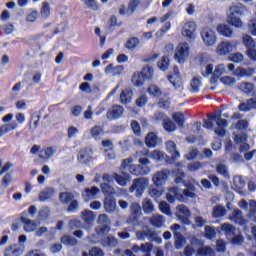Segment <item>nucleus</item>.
Masks as SVG:
<instances>
[{
  "mask_svg": "<svg viewBox=\"0 0 256 256\" xmlns=\"http://www.w3.org/2000/svg\"><path fill=\"white\" fill-rule=\"evenodd\" d=\"M247 13H249V9L242 3H232L227 11V22L229 25H232V27L241 29L243 27L241 17L247 15Z\"/></svg>",
  "mask_w": 256,
  "mask_h": 256,
  "instance_id": "f257e3e1",
  "label": "nucleus"
},
{
  "mask_svg": "<svg viewBox=\"0 0 256 256\" xmlns=\"http://www.w3.org/2000/svg\"><path fill=\"white\" fill-rule=\"evenodd\" d=\"M213 121L216 123L217 128L215 129V134L218 137H225V127H227V120L221 118V115H211L208 114V120H204L203 127L206 129H213Z\"/></svg>",
  "mask_w": 256,
  "mask_h": 256,
  "instance_id": "f03ea898",
  "label": "nucleus"
},
{
  "mask_svg": "<svg viewBox=\"0 0 256 256\" xmlns=\"http://www.w3.org/2000/svg\"><path fill=\"white\" fill-rule=\"evenodd\" d=\"M122 170L127 173H131V175H147L148 173H151V169L149 167L145 166H135L133 165V158H127L122 161Z\"/></svg>",
  "mask_w": 256,
  "mask_h": 256,
  "instance_id": "7ed1b4c3",
  "label": "nucleus"
},
{
  "mask_svg": "<svg viewBox=\"0 0 256 256\" xmlns=\"http://www.w3.org/2000/svg\"><path fill=\"white\" fill-rule=\"evenodd\" d=\"M249 127V122L247 120H238L237 123L231 125V129L234 131V141L236 143H245L247 141V134L239 131H245Z\"/></svg>",
  "mask_w": 256,
  "mask_h": 256,
  "instance_id": "20e7f679",
  "label": "nucleus"
},
{
  "mask_svg": "<svg viewBox=\"0 0 256 256\" xmlns=\"http://www.w3.org/2000/svg\"><path fill=\"white\" fill-rule=\"evenodd\" d=\"M149 187V178L141 177L132 181L129 188L130 193H134L135 197H143L145 189Z\"/></svg>",
  "mask_w": 256,
  "mask_h": 256,
  "instance_id": "39448f33",
  "label": "nucleus"
},
{
  "mask_svg": "<svg viewBox=\"0 0 256 256\" xmlns=\"http://www.w3.org/2000/svg\"><path fill=\"white\" fill-rule=\"evenodd\" d=\"M200 35L206 47H213L217 43V33L211 27L202 28Z\"/></svg>",
  "mask_w": 256,
  "mask_h": 256,
  "instance_id": "423d86ee",
  "label": "nucleus"
},
{
  "mask_svg": "<svg viewBox=\"0 0 256 256\" xmlns=\"http://www.w3.org/2000/svg\"><path fill=\"white\" fill-rule=\"evenodd\" d=\"M189 51L190 48L187 42L178 44L174 55L175 61H177V63H180V65H183V63H185L187 59H189Z\"/></svg>",
  "mask_w": 256,
  "mask_h": 256,
  "instance_id": "0eeeda50",
  "label": "nucleus"
},
{
  "mask_svg": "<svg viewBox=\"0 0 256 256\" xmlns=\"http://www.w3.org/2000/svg\"><path fill=\"white\" fill-rule=\"evenodd\" d=\"M227 69L230 71V73H233L235 77H238L240 79H243L245 77H253L255 75V68H243L238 67L235 69V64H227Z\"/></svg>",
  "mask_w": 256,
  "mask_h": 256,
  "instance_id": "6e6552de",
  "label": "nucleus"
},
{
  "mask_svg": "<svg viewBox=\"0 0 256 256\" xmlns=\"http://www.w3.org/2000/svg\"><path fill=\"white\" fill-rule=\"evenodd\" d=\"M237 49V43L233 41H222L220 42L216 47V53L220 57H225V55L231 54L232 51H235Z\"/></svg>",
  "mask_w": 256,
  "mask_h": 256,
  "instance_id": "1a4fd4ad",
  "label": "nucleus"
},
{
  "mask_svg": "<svg viewBox=\"0 0 256 256\" xmlns=\"http://www.w3.org/2000/svg\"><path fill=\"white\" fill-rule=\"evenodd\" d=\"M171 172L167 169L157 171L152 175V183L155 187H163L169 181Z\"/></svg>",
  "mask_w": 256,
  "mask_h": 256,
  "instance_id": "9d476101",
  "label": "nucleus"
},
{
  "mask_svg": "<svg viewBox=\"0 0 256 256\" xmlns=\"http://www.w3.org/2000/svg\"><path fill=\"white\" fill-rule=\"evenodd\" d=\"M238 207L240 209H243L244 211H248V218L253 219L256 214V201L255 200H250L247 202V200L242 199L238 202Z\"/></svg>",
  "mask_w": 256,
  "mask_h": 256,
  "instance_id": "9b49d317",
  "label": "nucleus"
},
{
  "mask_svg": "<svg viewBox=\"0 0 256 256\" xmlns=\"http://www.w3.org/2000/svg\"><path fill=\"white\" fill-rule=\"evenodd\" d=\"M120 173L121 174H117L114 173L111 177L112 180L114 181V179L116 180V182L118 183V185H120L121 187H126L127 183H129V181H131V175H129V172H126L125 170H123V166H120Z\"/></svg>",
  "mask_w": 256,
  "mask_h": 256,
  "instance_id": "f8f14e48",
  "label": "nucleus"
},
{
  "mask_svg": "<svg viewBox=\"0 0 256 256\" xmlns=\"http://www.w3.org/2000/svg\"><path fill=\"white\" fill-rule=\"evenodd\" d=\"M195 31H197V24L194 21H189L184 24L182 35L191 41H195Z\"/></svg>",
  "mask_w": 256,
  "mask_h": 256,
  "instance_id": "ddd939ff",
  "label": "nucleus"
},
{
  "mask_svg": "<svg viewBox=\"0 0 256 256\" xmlns=\"http://www.w3.org/2000/svg\"><path fill=\"white\" fill-rule=\"evenodd\" d=\"M176 217H178L181 223L189 225V218L191 217V211L185 205H178L176 207Z\"/></svg>",
  "mask_w": 256,
  "mask_h": 256,
  "instance_id": "4468645a",
  "label": "nucleus"
},
{
  "mask_svg": "<svg viewBox=\"0 0 256 256\" xmlns=\"http://www.w3.org/2000/svg\"><path fill=\"white\" fill-rule=\"evenodd\" d=\"M97 222L100 225L96 228L98 235H105V233L109 232V216L107 214H100Z\"/></svg>",
  "mask_w": 256,
  "mask_h": 256,
  "instance_id": "2eb2a0df",
  "label": "nucleus"
},
{
  "mask_svg": "<svg viewBox=\"0 0 256 256\" xmlns=\"http://www.w3.org/2000/svg\"><path fill=\"white\" fill-rule=\"evenodd\" d=\"M171 230L173 231L176 249H181L185 245V237L179 232L181 231V225L174 224L171 226Z\"/></svg>",
  "mask_w": 256,
  "mask_h": 256,
  "instance_id": "dca6fc26",
  "label": "nucleus"
},
{
  "mask_svg": "<svg viewBox=\"0 0 256 256\" xmlns=\"http://www.w3.org/2000/svg\"><path fill=\"white\" fill-rule=\"evenodd\" d=\"M155 118L157 119V121H161V119L164 120L163 126L165 131H168V133H172V131H175V129H177L175 123L171 121V119L165 117V114L158 112L155 114Z\"/></svg>",
  "mask_w": 256,
  "mask_h": 256,
  "instance_id": "f3484780",
  "label": "nucleus"
},
{
  "mask_svg": "<svg viewBox=\"0 0 256 256\" xmlns=\"http://www.w3.org/2000/svg\"><path fill=\"white\" fill-rule=\"evenodd\" d=\"M78 163L81 165H87L91 159H93V150L89 148L82 149L77 156Z\"/></svg>",
  "mask_w": 256,
  "mask_h": 256,
  "instance_id": "a211bd4d",
  "label": "nucleus"
},
{
  "mask_svg": "<svg viewBox=\"0 0 256 256\" xmlns=\"http://www.w3.org/2000/svg\"><path fill=\"white\" fill-rule=\"evenodd\" d=\"M103 182L104 183L101 184L102 192L105 195H111V193H114L115 190L111 187V185H113V177L109 176V174H105L103 176Z\"/></svg>",
  "mask_w": 256,
  "mask_h": 256,
  "instance_id": "6ab92c4d",
  "label": "nucleus"
},
{
  "mask_svg": "<svg viewBox=\"0 0 256 256\" xmlns=\"http://www.w3.org/2000/svg\"><path fill=\"white\" fill-rule=\"evenodd\" d=\"M104 209L106 213H115L117 211V201L115 197L108 195L104 199Z\"/></svg>",
  "mask_w": 256,
  "mask_h": 256,
  "instance_id": "aec40b11",
  "label": "nucleus"
},
{
  "mask_svg": "<svg viewBox=\"0 0 256 256\" xmlns=\"http://www.w3.org/2000/svg\"><path fill=\"white\" fill-rule=\"evenodd\" d=\"M232 189H234V191H236V193H239L240 195H245V193L243 192V189H245V180L242 176H234Z\"/></svg>",
  "mask_w": 256,
  "mask_h": 256,
  "instance_id": "412c9836",
  "label": "nucleus"
},
{
  "mask_svg": "<svg viewBox=\"0 0 256 256\" xmlns=\"http://www.w3.org/2000/svg\"><path fill=\"white\" fill-rule=\"evenodd\" d=\"M170 83L175 87V89H179L181 85H183V81L181 80V76L179 75V67L174 66L173 74L168 77Z\"/></svg>",
  "mask_w": 256,
  "mask_h": 256,
  "instance_id": "4be33fe9",
  "label": "nucleus"
},
{
  "mask_svg": "<svg viewBox=\"0 0 256 256\" xmlns=\"http://www.w3.org/2000/svg\"><path fill=\"white\" fill-rule=\"evenodd\" d=\"M229 221L237 223L238 225H245V218H243V212L239 209H234L228 216Z\"/></svg>",
  "mask_w": 256,
  "mask_h": 256,
  "instance_id": "5701e85b",
  "label": "nucleus"
},
{
  "mask_svg": "<svg viewBox=\"0 0 256 256\" xmlns=\"http://www.w3.org/2000/svg\"><path fill=\"white\" fill-rule=\"evenodd\" d=\"M21 221L23 223V229L26 233H33L37 229V223L29 219L27 216H21Z\"/></svg>",
  "mask_w": 256,
  "mask_h": 256,
  "instance_id": "b1692460",
  "label": "nucleus"
},
{
  "mask_svg": "<svg viewBox=\"0 0 256 256\" xmlns=\"http://www.w3.org/2000/svg\"><path fill=\"white\" fill-rule=\"evenodd\" d=\"M53 195H55V189L49 187L44 188L38 195V201H51Z\"/></svg>",
  "mask_w": 256,
  "mask_h": 256,
  "instance_id": "393cba45",
  "label": "nucleus"
},
{
  "mask_svg": "<svg viewBox=\"0 0 256 256\" xmlns=\"http://www.w3.org/2000/svg\"><path fill=\"white\" fill-rule=\"evenodd\" d=\"M123 115V107L113 106L106 114V118L111 121L113 119H119Z\"/></svg>",
  "mask_w": 256,
  "mask_h": 256,
  "instance_id": "a878e982",
  "label": "nucleus"
},
{
  "mask_svg": "<svg viewBox=\"0 0 256 256\" xmlns=\"http://www.w3.org/2000/svg\"><path fill=\"white\" fill-rule=\"evenodd\" d=\"M97 195H99V188L95 186L91 188H86L82 193L84 201H91L92 199H95Z\"/></svg>",
  "mask_w": 256,
  "mask_h": 256,
  "instance_id": "bb28decb",
  "label": "nucleus"
},
{
  "mask_svg": "<svg viewBox=\"0 0 256 256\" xmlns=\"http://www.w3.org/2000/svg\"><path fill=\"white\" fill-rule=\"evenodd\" d=\"M123 69L124 68L121 65L114 66L113 64H109L106 66L104 72L106 75H110V77H117V75H121V73H123Z\"/></svg>",
  "mask_w": 256,
  "mask_h": 256,
  "instance_id": "cd10ccee",
  "label": "nucleus"
},
{
  "mask_svg": "<svg viewBox=\"0 0 256 256\" xmlns=\"http://www.w3.org/2000/svg\"><path fill=\"white\" fill-rule=\"evenodd\" d=\"M166 151L172 155V159H174V161L181 157V154L177 151V144L171 140L166 142Z\"/></svg>",
  "mask_w": 256,
  "mask_h": 256,
  "instance_id": "c85d7f7f",
  "label": "nucleus"
},
{
  "mask_svg": "<svg viewBox=\"0 0 256 256\" xmlns=\"http://www.w3.org/2000/svg\"><path fill=\"white\" fill-rule=\"evenodd\" d=\"M145 143L147 147L155 148L159 143H161V139L155 135V133H149L145 138Z\"/></svg>",
  "mask_w": 256,
  "mask_h": 256,
  "instance_id": "c756f323",
  "label": "nucleus"
},
{
  "mask_svg": "<svg viewBox=\"0 0 256 256\" xmlns=\"http://www.w3.org/2000/svg\"><path fill=\"white\" fill-rule=\"evenodd\" d=\"M22 253L23 250L17 244H13L5 249L4 256H19Z\"/></svg>",
  "mask_w": 256,
  "mask_h": 256,
  "instance_id": "7c9ffc66",
  "label": "nucleus"
},
{
  "mask_svg": "<svg viewBox=\"0 0 256 256\" xmlns=\"http://www.w3.org/2000/svg\"><path fill=\"white\" fill-rule=\"evenodd\" d=\"M217 31L222 37H233V29L227 24H220L217 26Z\"/></svg>",
  "mask_w": 256,
  "mask_h": 256,
  "instance_id": "2f4dec72",
  "label": "nucleus"
},
{
  "mask_svg": "<svg viewBox=\"0 0 256 256\" xmlns=\"http://www.w3.org/2000/svg\"><path fill=\"white\" fill-rule=\"evenodd\" d=\"M149 221L153 227H163L165 225V217L163 215L154 214L149 218Z\"/></svg>",
  "mask_w": 256,
  "mask_h": 256,
  "instance_id": "473e14b6",
  "label": "nucleus"
},
{
  "mask_svg": "<svg viewBox=\"0 0 256 256\" xmlns=\"http://www.w3.org/2000/svg\"><path fill=\"white\" fill-rule=\"evenodd\" d=\"M131 99H133V91L131 89L125 88L122 90L120 94V101L124 105H127V103H131Z\"/></svg>",
  "mask_w": 256,
  "mask_h": 256,
  "instance_id": "72a5a7b5",
  "label": "nucleus"
},
{
  "mask_svg": "<svg viewBox=\"0 0 256 256\" xmlns=\"http://www.w3.org/2000/svg\"><path fill=\"white\" fill-rule=\"evenodd\" d=\"M238 89L245 95H251L253 93L255 86L250 82H241L238 84Z\"/></svg>",
  "mask_w": 256,
  "mask_h": 256,
  "instance_id": "f704fd0d",
  "label": "nucleus"
},
{
  "mask_svg": "<svg viewBox=\"0 0 256 256\" xmlns=\"http://www.w3.org/2000/svg\"><path fill=\"white\" fill-rule=\"evenodd\" d=\"M172 119L180 129L185 127V114H183V112H174L172 114Z\"/></svg>",
  "mask_w": 256,
  "mask_h": 256,
  "instance_id": "c9c22d12",
  "label": "nucleus"
},
{
  "mask_svg": "<svg viewBox=\"0 0 256 256\" xmlns=\"http://www.w3.org/2000/svg\"><path fill=\"white\" fill-rule=\"evenodd\" d=\"M142 209L146 215H151V213L155 211L153 201H151L149 198H145L142 202Z\"/></svg>",
  "mask_w": 256,
  "mask_h": 256,
  "instance_id": "e433bc0d",
  "label": "nucleus"
},
{
  "mask_svg": "<svg viewBox=\"0 0 256 256\" xmlns=\"http://www.w3.org/2000/svg\"><path fill=\"white\" fill-rule=\"evenodd\" d=\"M17 127V122L3 124L2 126H0V137H3V135H7V133H9L10 131H15Z\"/></svg>",
  "mask_w": 256,
  "mask_h": 256,
  "instance_id": "4c0bfd02",
  "label": "nucleus"
},
{
  "mask_svg": "<svg viewBox=\"0 0 256 256\" xmlns=\"http://www.w3.org/2000/svg\"><path fill=\"white\" fill-rule=\"evenodd\" d=\"M143 155H147V157L154 159V161H163V159H165V154L159 150H154L152 152L146 150Z\"/></svg>",
  "mask_w": 256,
  "mask_h": 256,
  "instance_id": "58836bf2",
  "label": "nucleus"
},
{
  "mask_svg": "<svg viewBox=\"0 0 256 256\" xmlns=\"http://www.w3.org/2000/svg\"><path fill=\"white\" fill-rule=\"evenodd\" d=\"M34 235L36 237H43V235H55V228L47 229V227H40L39 229L34 230Z\"/></svg>",
  "mask_w": 256,
  "mask_h": 256,
  "instance_id": "ea45409f",
  "label": "nucleus"
},
{
  "mask_svg": "<svg viewBox=\"0 0 256 256\" xmlns=\"http://www.w3.org/2000/svg\"><path fill=\"white\" fill-rule=\"evenodd\" d=\"M242 43L244 45V47L249 50V49H253L256 47V43L255 40L253 39V37H251V35L249 34H245L242 37Z\"/></svg>",
  "mask_w": 256,
  "mask_h": 256,
  "instance_id": "a19ab883",
  "label": "nucleus"
},
{
  "mask_svg": "<svg viewBox=\"0 0 256 256\" xmlns=\"http://www.w3.org/2000/svg\"><path fill=\"white\" fill-rule=\"evenodd\" d=\"M105 131L102 126H94L90 129V135L93 139H101L103 137Z\"/></svg>",
  "mask_w": 256,
  "mask_h": 256,
  "instance_id": "79ce46f5",
  "label": "nucleus"
},
{
  "mask_svg": "<svg viewBox=\"0 0 256 256\" xmlns=\"http://www.w3.org/2000/svg\"><path fill=\"white\" fill-rule=\"evenodd\" d=\"M75 196H73V193L70 192H61L59 195L60 203H63V205H69L71 201H73Z\"/></svg>",
  "mask_w": 256,
  "mask_h": 256,
  "instance_id": "37998d69",
  "label": "nucleus"
},
{
  "mask_svg": "<svg viewBox=\"0 0 256 256\" xmlns=\"http://www.w3.org/2000/svg\"><path fill=\"white\" fill-rule=\"evenodd\" d=\"M136 237L139 239V241H145V239H153V232L151 230H144V231H138L136 232Z\"/></svg>",
  "mask_w": 256,
  "mask_h": 256,
  "instance_id": "c03bdc74",
  "label": "nucleus"
},
{
  "mask_svg": "<svg viewBox=\"0 0 256 256\" xmlns=\"http://www.w3.org/2000/svg\"><path fill=\"white\" fill-rule=\"evenodd\" d=\"M141 5L140 0H130L128 7H127V15L130 17V15H133L137 8Z\"/></svg>",
  "mask_w": 256,
  "mask_h": 256,
  "instance_id": "a18cd8bd",
  "label": "nucleus"
},
{
  "mask_svg": "<svg viewBox=\"0 0 256 256\" xmlns=\"http://www.w3.org/2000/svg\"><path fill=\"white\" fill-rule=\"evenodd\" d=\"M170 17H171V13L170 12L166 13L161 18H158V17L154 16V17H152V18L147 20V24L148 25H153V23H165V21H168V19Z\"/></svg>",
  "mask_w": 256,
  "mask_h": 256,
  "instance_id": "49530a36",
  "label": "nucleus"
},
{
  "mask_svg": "<svg viewBox=\"0 0 256 256\" xmlns=\"http://www.w3.org/2000/svg\"><path fill=\"white\" fill-rule=\"evenodd\" d=\"M221 231H223L227 237H233L235 233V226L229 223H224L221 225Z\"/></svg>",
  "mask_w": 256,
  "mask_h": 256,
  "instance_id": "de8ad7c7",
  "label": "nucleus"
},
{
  "mask_svg": "<svg viewBox=\"0 0 256 256\" xmlns=\"http://www.w3.org/2000/svg\"><path fill=\"white\" fill-rule=\"evenodd\" d=\"M61 243L67 245L68 247H75L77 245V239L73 236L65 235L61 237Z\"/></svg>",
  "mask_w": 256,
  "mask_h": 256,
  "instance_id": "09e8293b",
  "label": "nucleus"
},
{
  "mask_svg": "<svg viewBox=\"0 0 256 256\" xmlns=\"http://www.w3.org/2000/svg\"><path fill=\"white\" fill-rule=\"evenodd\" d=\"M82 219L87 223V225H93V219H95V215L93 211L84 210L82 211Z\"/></svg>",
  "mask_w": 256,
  "mask_h": 256,
  "instance_id": "8fccbe9b",
  "label": "nucleus"
},
{
  "mask_svg": "<svg viewBox=\"0 0 256 256\" xmlns=\"http://www.w3.org/2000/svg\"><path fill=\"white\" fill-rule=\"evenodd\" d=\"M40 15L44 19H49V16L51 15V6L49 5V2L42 3V7L40 9Z\"/></svg>",
  "mask_w": 256,
  "mask_h": 256,
  "instance_id": "3c124183",
  "label": "nucleus"
},
{
  "mask_svg": "<svg viewBox=\"0 0 256 256\" xmlns=\"http://www.w3.org/2000/svg\"><path fill=\"white\" fill-rule=\"evenodd\" d=\"M213 217H215L216 219H219V217H225V215H227V210H225V207L219 205V206H215L213 208V212H212Z\"/></svg>",
  "mask_w": 256,
  "mask_h": 256,
  "instance_id": "603ef678",
  "label": "nucleus"
},
{
  "mask_svg": "<svg viewBox=\"0 0 256 256\" xmlns=\"http://www.w3.org/2000/svg\"><path fill=\"white\" fill-rule=\"evenodd\" d=\"M118 243L117 239L113 236H107L102 240L103 247H117Z\"/></svg>",
  "mask_w": 256,
  "mask_h": 256,
  "instance_id": "864d4df0",
  "label": "nucleus"
},
{
  "mask_svg": "<svg viewBox=\"0 0 256 256\" xmlns=\"http://www.w3.org/2000/svg\"><path fill=\"white\" fill-rule=\"evenodd\" d=\"M213 64L208 63L201 66V74L203 77H209V75H213Z\"/></svg>",
  "mask_w": 256,
  "mask_h": 256,
  "instance_id": "5fc2aeb1",
  "label": "nucleus"
},
{
  "mask_svg": "<svg viewBox=\"0 0 256 256\" xmlns=\"http://www.w3.org/2000/svg\"><path fill=\"white\" fill-rule=\"evenodd\" d=\"M229 61H231L232 63H243V61H245V55H243V53L241 52H236L230 55L229 57Z\"/></svg>",
  "mask_w": 256,
  "mask_h": 256,
  "instance_id": "6e6d98bb",
  "label": "nucleus"
},
{
  "mask_svg": "<svg viewBox=\"0 0 256 256\" xmlns=\"http://www.w3.org/2000/svg\"><path fill=\"white\" fill-rule=\"evenodd\" d=\"M140 74L142 77H144L145 81H149L150 79H153V67L151 66L144 67Z\"/></svg>",
  "mask_w": 256,
  "mask_h": 256,
  "instance_id": "4d7b16f0",
  "label": "nucleus"
},
{
  "mask_svg": "<svg viewBox=\"0 0 256 256\" xmlns=\"http://www.w3.org/2000/svg\"><path fill=\"white\" fill-rule=\"evenodd\" d=\"M168 195H172L173 197H176L178 201H185V196L181 194V191H179V188L173 187L169 189Z\"/></svg>",
  "mask_w": 256,
  "mask_h": 256,
  "instance_id": "13d9d810",
  "label": "nucleus"
},
{
  "mask_svg": "<svg viewBox=\"0 0 256 256\" xmlns=\"http://www.w3.org/2000/svg\"><path fill=\"white\" fill-rule=\"evenodd\" d=\"M145 78L141 75V73H136L132 76V83L135 87H143V83Z\"/></svg>",
  "mask_w": 256,
  "mask_h": 256,
  "instance_id": "bf43d9fd",
  "label": "nucleus"
},
{
  "mask_svg": "<svg viewBox=\"0 0 256 256\" xmlns=\"http://www.w3.org/2000/svg\"><path fill=\"white\" fill-rule=\"evenodd\" d=\"M216 171L219 175H222L224 179H229V168H227V166H225L224 164H219L216 167Z\"/></svg>",
  "mask_w": 256,
  "mask_h": 256,
  "instance_id": "052dcab7",
  "label": "nucleus"
},
{
  "mask_svg": "<svg viewBox=\"0 0 256 256\" xmlns=\"http://www.w3.org/2000/svg\"><path fill=\"white\" fill-rule=\"evenodd\" d=\"M197 252L201 256H215V250L207 246L199 248Z\"/></svg>",
  "mask_w": 256,
  "mask_h": 256,
  "instance_id": "680f3d73",
  "label": "nucleus"
},
{
  "mask_svg": "<svg viewBox=\"0 0 256 256\" xmlns=\"http://www.w3.org/2000/svg\"><path fill=\"white\" fill-rule=\"evenodd\" d=\"M221 83H223V85H225L226 87H233V85H235V83H237V80L235 79V77L233 76H223L220 79Z\"/></svg>",
  "mask_w": 256,
  "mask_h": 256,
  "instance_id": "e2e57ef3",
  "label": "nucleus"
},
{
  "mask_svg": "<svg viewBox=\"0 0 256 256\" xmlns=\"http://www.w3.org/2000/svg\"><path fill=\"white\" fill-rule=\"evenodd\" d=\"M227 73V66L225 64H218L213 72L214 77H221V75H225Z\"/></svg>",
  "mask_w": 256,
  "mask_h": 256,
  "instance_id": "0e129e2a",
  "label": "nucleus"
},
{
  "mask_svg": "<svg viewBox=\"0 0 256 256\" xmlns=\"http://www.w3.org/2000/svg\"><path fill=\"white\" fill-rule=\"evenodd\" d=\"M157 65L160 71H167L169 69V57L163 56Z\"/></svg>",
  "mask_w": 256,
  "mask_h": 256,
  "instance_id": "69168bd1",
  "label": "nucleus"
},
{
  "mask_svg": "<svg viewBox=\"0 0 256 256\" xmlns=\"http://www.w3.org/2000/svg\"><path fill=\"white\" fill-rule=\"evenodd\" d=\"M204 165L200 161H195L190 164H188L187 169L188 171L197 172L201 171L203 169Z\"/></svg>",
  "mask_w": 256,
  "mask_h": 256,
  "instance_id": "338daca9",
  "label": "nucleus"
},
{
  "mask_svg": "<svg viewBox=\"0 0 256 256\" xmlns=\"http://www.w3.org/2000/svg\"><path fill=\"white\" fill-rule=\"evenodd\" d=\"M138 46H139V38L133 37L126 42V49H130L131 51H133V49H135Z\"/></svg>",
  "mask_w": 256,
  "mask_h": 256,
  "instance_id": "774afa93",
  "label": "nucleus"
}]
</instances>
